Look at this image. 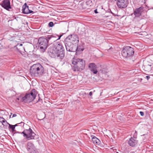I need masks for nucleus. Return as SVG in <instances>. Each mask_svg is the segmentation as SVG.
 <instances>
[{
    "label": "nucleus",
    "instance_id": "f257e3e1",
    "mask_svg": "<svg viewBox=\"0 0 153 153\" xmlns=\"http://www.w3.org/2000/svg\"><path fill=\"white\" fill-rule=\"evenodd\" d=\"M64 49L62 42H55L49 49L48 52L49 55L52 58L61 61L65 56Z\"/></svg>",
    "mask_w": 153,
    "mask_h": 153
},
{
    "label": "nucleus",
    "instance_id": "f03ea898",
    "mask_svg": "<svg viewBox=\"0 0 153 153\" xmlns=\"http://www.w3.org/2000/svg\"><path fill=\"white\" fill-rule=\"evenodd\" d=\"M72 64L74 65L72 68L74 71L81 72L85 68V61L82 59L79 58L74 59Z\"/></svg>",
    "mask_w": 153,
    "mask_h": 153
},
{
    "label": "nucleus",
    "instance_id": "7ed1b4c3",
    "mask_svg": "<svg viewBox=\"0 0 153 153\" xmlns=\"http://www.w3.org/2000/svg\"><path fill=\"white\" fill-rule=\"evenodd\" d=\"M44 69L40 64L33 65L30 69V73L32 76H37L43 73Z\"/></svg>",
    "mask_w": 153,
    "mask_h": 153
},
{
    "label": "nucleus",
    "instance_id": "20e7f679",
    "mask_svg": "<svg viewBox=\"0 0 153 153\" xmlns=\"http://www.w3.org/2000/svg\"><path fill=\"white\" fill-rule=\"evenodd\" d=\"M54 38L53 36L46 38L41 37L38 39V43L41 51L43 52L46 49L49 40H53Z\"/></svg>",
    "mask_w": 153,
    "mask_h": 153
},
{
    "label": "nucleus",
    "instance_id": "39448f33",
    "mask_svg": "<svg viewBox=\"0 0 153 153\" xmlns=\"http://www.w3.org/2000/svg\"><path fill=\"white\" fill-rule=\"evenodd\" d=\"M36 95V93L35 89L32 90L30 93L26 94L25 97H22L20 101L25 102H30L33 100L35 98Z\"/></svg>",
    "mask_w": 153,
    "mask_h": 153
},
{
    "label": "nucleus",
    "instance_id": "423d86ee",
    "mask_svg": "<svg viewBox=\"0 0 153 153\" xmlns=\"http://www.w3.org/2000/svg\"><path fill=\"white\" fill-rule=\"evenodd\" d=\"M21 134H23V136L25 137V140H29L34 139L35 136H36L35 133L30 128L28 129L25 130L22 132L21 133Z\"/></svg>",
    "mask_w": 153,
    "mask_h": 153
},
{
    "label": "nucleus",
    "instance_id": "0eeeda50",
    "mask_svg": "<svg viewBox=\"0 0 153 153\" xmlns=\"http://www.w3.org/2000/svg\"><path fill=\"white\" fill-rule=\"evenodd\" d=\"M134 53L133 48L127 46L123 49L122 55L123 56L127 58L133 55Z\"/></svg>",
    "mask_w": 153,
    "mask_h": 153
},
{
    "label": "nucleus",
    "instance_id": "6e6552de",
    "mask_svg": "<svg viewBox=\"0 0 153 153\" xmlns=\"http://www.w3.org/2000/svg\"><path fill=\"white\" fill-rule=\"evenodd\" d=\"M66 41L70 42L71 44H76L79 41V39L76 35H72L66 38Z\"/></svg>",
    "mask_w": 153,
    "mask_h": 153
},
{
    "label": "nucleus",
    "instance_id": "1a4fd4ad",
    "mask_svg": "<svg viewBox=\"0 0 153 153\" xmlns=\"http://www.w3.org/2000/svg\"><path fill=\"white\" fill-rule=\"evenodd\" d=\"M116 3L119 8H125L128 6V0H117Z\"/></svg>",
    "mask_w": 153,
    "mask_h": 153
},
{
    "label": "nucleus",
    "instance_id": "9d476101",
    "mask_svg": "<svg viewBox=\"0 0 153 153\" xmlns=\"http://www.w3.org/2000/svg\"><path fill=\"white\" fill-rule=\"evenodd\" d=\"M138 143V141L137 138L131 137L128 140V143L129 146L134 147L137 145Z\"/></svg>",
    "mask_w": 153,
    "mask_h": 153
},
{
    "label": "nucleus",
    "instance_id": "9b49d317",
    "mask_svg": "<svg viewBox=\"0 0 153 153\" xmlns=\"http://www.w3.org/2000/svg\"><path fill=\"white\" fill-rule=\"evenodd\" d=\"M143 9L144 8L143 7L135 9L134 13L135 16L138 17L141 16L144 10Z\"/></svg>",
    "mask_w": 153,
    "mask_h": 153
},
{
    "label": "nucleus",
    "instance_id": "f8f14e48",
    "mask_svg": "<svg viewBox=\"0 0 153 153\" xmlns=\"http://www.w3.org/2000/svg\"><path fill=\"white\" fill-rule=\"evenodd\" d=\"M88 68L90 71L94 74H96L98 72L97 65L94 63H90L89 64Z\"/></svg>",
    "mask_w": 153,
    "mask_h": 153
},
{
    "label": "nucleus",
    "instance_id": "ddd939ff",
    "mask_svg": "<svg viewBox=\"0 0 153 153\" xmlns=\"http://www.w3.org/2000/svg\"><path fill=\"white\" fill-rule=\"evenodd\" d=\"M1 5L3 8L7 10L11 8L10 1L9 0H4L2 1Z\"/></svg>",
    "mask_w": 153,
    "mask_h": 153
},
{
    "label": "nucleus",
    "instance_id": "4468645a",
    "mask_svg": "<svg viewBox=\"0 0 153 153\" xmlns=\"http://www.w3.org/2000/svg\"><path fill=\"white\" fill-rule=\"evenodd\" d=\"M22 13L25 14L33 13V12L30 10L28 8V6L27 5V4L25 3L22 6Z\"/></svg>",
    "mask_w": 153,
    "mask_h": 153
},
{
    "label": "nucleus",
    "instance_id": "2eb2a0df",
    "mask_svg": "<svg viewBox=\"0 0 153 153\" xmlns=\"http://www.w3.org/2000/svg\"><path fill=\"white\" fill-rule=\"evenodd\" d=\"M71 47L72 48H70L68 47H67V51L70 52H75L77 50V46L76 44H71Z\"/></svg>",
    "mask_w": 153,
    "mask_h": 153
},
{
    "label": "nucleus",
    "instance_id": "dca6fc26",
    "mask_svg": "<svg viewBox=\"0 0 153 153\" xmlns=\"http://www.w3.org/2000/svg\"><path fill=\"white\" fill-rule=\"evenodd\" d=\"M35 148L34 144L31 142H28L27 144V149L28 151H30Z\"/></svg>",
    "mask_w": 153,
    "mask_h": 153
},
{
    "label": "nucleus",
    "instance_id": "f3484780",
    "mask_svg": "<svg viewBox=\"0 0 153 153\" xmlns=\"http://www.w3.org/2000/svg\"><path fill=\"white\" fill-rule=\"evenodd\" d=\"M91 139L93 143L97 145H99L100 143V141L94 135H91Z\"/></svg>",
    "mask_w": 153,
    "mask_h": 153
},
{
    "label": "nucleus",
    "instance_id": "a211bd4d",
    "mask_svg": "<svg viewBox=\"0 0 153 153\" xmlns=\"http://www.w3.org/2000/svg\"><path fill=\"white\" fill-rule=\"evenodd\" d=\"M22 44H18L16 46H13V47H16V48H17L19 52H23V50H25L23 47H22Z\"/></svg>",
    "mask_w": 153,
    "mask_h": 153
},
{
    "label": "nucleus",
    "instance_id": "6ab92c4d",
    "mask_svg": "<svg viewBox=\"0 0 153 153\" xmlns=\"http://www.w3.org/2000/svg\"><path fill=\"white\" fill-rule=\"evenodd\" d=\"M0 122L4 126H6L8 123L6 120L3 117H0Z\"/></svg>",
    "mask_w": 153,
    "mask_h": 153
},
{
    "label": "nucleus",
    "instance_id": "aec40b11",
    "mask_svg": "<svg viewBox=\"0 0 153 153\" xmlns=\"http://www.w3.org/2000/svg\"><path fill=\"white\" fill-rule=\"evenodd\" d=\"M65 45L66 50L67 48V47H68V48H72L71 44L70 43V42H66L65 43Z\"/></svg>",
    "mask_w": 153,
    "mask_h": 153
},
{
    "label": "nucleus",
    "instance_id": "412c9836",
    "mask_svg": "<svg viewBox=\"0 0 153 153\" xmlns=\"http://www.w3.org/2000/svg\"><path fill=\"white\" fill-rule=\"evenodd\" d=\"M9 127L10 128H11L12 129V131L13 132H14L15 131V126H17V124H16L15 125H11L9 124Z\"/></svg>",
    "mask_w": 153,
    "mask_h": 153
},
{
    "label": "nucleus",
    "instance_id": "4be33fe9",
    "mask_svg": "<svg viewBox=\"0 0 153 153\" xmlns=\"http://www.w3.org/2000/svg\"><path fill=\"white\" fill-rule=\"evenodd\" d=\"M85 3L87 5L91 6L92 4V1L90 0H88L86 1Z\"/></svg>",
    "mask_w": 153,
    "mask_h": 153
},
{
    "label": "nucleus",
    "instance_id": "5701e85b",
    "mask_svg": "<svg viewBox=\"0 0 153 153\" xmlns=\"http://www.w3.org/2000/svg\"><path fill=\"white\" fill-rule=\"evenodd\" d=\"M29 153H38V152L36 150V148L33 150H31L30 151H28Z\"/></svg>",
    "mask_w": 153,
    "mask_h": 153
},
{
    "label": "nucleus",
    "instance_id": "b1692460",
    "mask_svg": "<svg viewBox=\"0 0 153 153\" xmlns=\"http://www.w3.org/2000/svg\"><path fill=\"white\" fill-rule=\"evenodd\" d=\"M53 25V23L52 22H50L48 24V25L50 27H52Z\"/></svg>",
    "mask_w": 153,
    "mask_h": 153
},
{
    "label": "nucleus",
    "instance_id": "393cba45",
    "mask_svg": "<svg viewBox=\"0 0 153 153\" xmlns=\"http://www.w3.org/2000/svg\"><path fill=\"white\" fill-rule=\"evenodd\" d=\"M137 132L136 131H135L134 134V135H133L134 137H135L136 138V137L137 136Z\"/></svg>",
    "mask_w": 153,
    "mask_h": 153
},
{
    "label": "nucleus",
    "instance_id": "a878e982",
    "mask_svg": "<svg viewBox=\"0 0 153 153\" xmlns=\"http://www.w3.org/2000/svg\"><path fill=\"white\" fill-rule=\"evenodd\" d=\"M140 115L141 116H143L144 115V113L142 111H140Z\"/></svg>",
    "mask_w": 153,
    "mask_h": 153
},
{
    "label": "nucleus",
    "instance_id": "bb28decb",
    "mask_svg": "<svg viewBox=\"0 0 153 153\" xmlns=\"http://www.w3.org/2000/svg\"><path fill=\"white\" fill-rule=\"evenodd\" d=\"M116 1V0H108V1L109 2H114Z\"/></svg>",
    "mask_w": 153,
    "mask_h": 153
},
{
    "label": "nucleus",
    "instance_id": "cd10ccee",
    "mask_svg": "<svg viewBox=\"0 0 153 153\" xmlns=\"http://www.w3.org/2000/svg\"><path fill=\"white\" fill-rule=\"evenodd\" d=\"M92 94H93V93L91 91L89 93V95L90 96H91L92 95Z\"/></svg>",
    "mask_w": 153,
    "mask_h": 153
},
{
    "label": "nucleus",
    "instance_id": "c85d7f7f",
    "mask_svg": "<svg viewBox=\"0 0 153 153\" xmlns=\"http://www.w3.org/2000/svg\"><path fill=\"white\" fill-rule=\"evenodd\" d=\"M16 116H17V115H16V114H14L13 115L12 117H16Z\"/></svg>",
    "mask_w": 153,
    "mask_h": 153
},
{
    "label": "nucleus",
    "instance_id": "c756f323",
    "mask_svg": "<svg viewBox=\"0 0 153 153\" xmlns=\"http://www.w3.org/2000/svg\"><path fill=\"white\" fill-rule=\"evenodd\" d=\"M146 78L148 80L149 79L150 77L149 76H146Z\"/></svg>",
    "mask_w": 153,
    "mask_h": 153
},
{
    "label": "nucleus",
    "instance_id": "7c9ffc66",
    "mask_svg": "<svg viewBox=\"0 0 153 153\" xmlns=\"http://www.w3.org/2000/svg\"><path fill=\"white\" fill-rule=\"evenodd\" d=\"M62 36V35H60V36H59L58 39H57L56 40H58V39H60Z\"/></svg>",
    "mask_w": 153,
    "mask_h": 153
},
{
    "label": "nucleus",
    "instance_id": "2f4dec72",
    "mask_svg": "<svg viewBox=\"0 0 153 153\" xmlns=\"http://www.w3.org/2000/svg\"><path fill=\"white\" fill-rule=\"evenodd\" d=\"M94 12H95V13H98L97 9L94 10Z\"/></svg>",
    "mask_w": 153,
    "mask_h": 153
},
{
    "label": "nucleus",
    "instance_id": "473e14b6",
    "mask_svg": "<svg viewBox=\"0 0 153 153\" xmlns=\"http://www.w3.org/2000/svg\"><path fill=\"white\" fill-rule=\"evenodd\" d=\"M140 79L141 81L142 80V78H140Z\"/></svg>",
    "mask_w": 153,
    "mask_h": 153
},
{
    "label": "nucleus",
    "instance_id": "72a5a7b5",
    "mask_svg": "<svg viewBox=\"0 0 153 153\" xmlns=\"http://www.w3.org/2000/svg\"><path fill=\"white\" fill-rule=\"evenodd\" d=\"M17 100H19V98H17Z\"/></svg>",
    "mask_w": 153,
    "mask_h": 153
},
{
    "label": "nucleus",
    "instance_id": "f704fd0d",
    "mask_svg": "<svg viewBox=\"0 0 153 153\" xmlns=\"http://www.w3.org/2000/svg\"><path fill=\"white\" fill-rule=\"evenodd\" d=\"M146 0H145V1H146Z\"/></svg>",
    "mask_w": 153,
    "mask_h": 153
}]
</instances>
